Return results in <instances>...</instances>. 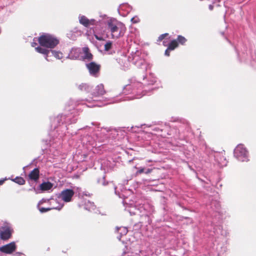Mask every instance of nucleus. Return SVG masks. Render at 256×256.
Returning <instances> with one entry per match:
<instances>
[{
  "label": "nucleus",
  "mask_w": 256,
  "mask_h": 256,
  "mask_svg": "<svg viewBox=\"0 0 256 256\" xmlns=\"http://www.w3.org/2000/svg\"><path fill=\"white\" fill-rule=\"evenodd\" d=\"M209 8L210 10H213V6L212 4H210L209 6Z\"/></svg>",
  "instance_id": "473e14b6"
},
{
  "label": "nucleus",
  "mask_w": 256,
  "mask_h": 256,
  "mask_svg": "<svg viewBox=\"0 0 256 256\" xmlns=\"http://www.w3.org/2000/svg\"><path fill=\"white\" fill-rule=\"evenodd\" d=\"M234 156L235 157H236L237 158H238L240 156V150L238 147V145L236 147V148L234 149Z\"/></svg>",
  "instance_id": "5701e85b"
},
{
  "label": "nucleus",
  "mask_w": 256,
  "mask_h": 256,
  "mask_svg": "<svg viewBox=\"0 0 256 256\" xmlns=\"http://www.w3.org/2000/svg\"><path fill=\"white\" fill-rule=\"evenodd\" d=\"M81 54L80 58L84 60L90 61L92 59V55L87 47L82 48V52H81Z\"/></svg>",
  "instance_id": "423d86ee"
},
{
  "label": "nucleus",
  "mask_w": 256,
  "mask_h": 256,
  "mask_svg": "<svg viewBox=\"0 0 256 256\" xmlns=\"http://www.w3.org/2000/svg\"><path fill=\"white\" fill-rule=\"evenodd\" d=\"M14 182L20 184H24L25 182V180L23 178L21 177H17L14 180Z\"/></svg>",
  "instance_id": "4be33fe9"
},
{
  "label": "nucleus",
  "mask_w": 256,
  "mask_h": 256,
  "mask_svg": "<svg viewBox=\"0 0 256 256\" xmlns=\"http://www.w3.org/2000/svg\"><path fill=\"white\" fill-rule=\"evenodd\" d=\"M178 46V44L176 40H173L170 42L168 48V49L172 50H174L175 48H176Z\"/></svg>",
  "instance_id": "6ab92c4d"
},
{
  "label": "nucleus",
  "mask_w": 256,
  "mask_h": 256,
  "mask_svg": "<svg viewBox=\"0 0 256 256\" xmlns=\"http://www.w3.org/2000/svg\"><path fill=\"white\" fill-rule=\"evenodd\" d=\"M52 55L58 59H61L62 58V54L60 52L52 50Z\"/></svg>",
  "instance_id": "412c9836"
},
{
  "label": "nucleus",
  "mask_w": 256,
  "mask_h": 256,
  "mask_svg": "<svg viewBox=\"0 0 256 256\" xmlns=\"http://www.w3.org/2000/svg\"><path fill=\"white\" fill-rule=\"evenodd\" d=\"M112 44L110 42H106L104 45L105 50H110L112 46Z\"/></svg>",
  "instance_id": "a878e982"
},
{
  "label": "nucleus",
  "mask_w": 256,
  "mask_h": 256,
  "mask_svg": "<svg viewBox=\"0 0 256 256\" xmlns=\"http://www.w3.org/2000/svg\"><path fill=\"white\" fill-rule=\"evenodd\" d=\"M63 206H64V204H60L58 206H52L51 208H39L38 209H39V210L42 213V212H46L49 211L52 209L60 210L62 209V208Z\"/></svg>",
  "instance_id": "ddd939ff"
},
{
  "label": "nucleus",
  "mask_w": 256,
  "mask_h": 256,
  "mask_svg": "<svg viewBox=\"0 0 256 256\" xmlns=\"http://www.w3.org/2000/svg\"><path fill=\"white\" fill-rule=\"evenodd\" d=\"M38 42L41 46L52 48L58 44V40L54 36L46 34L39 37Z\"/></svg>",
  "instance_id": "f03ea898"
},
{
  "label": "nucleus",
  "mask_w": 256,
  "mask_h": 256,
  "mask_svg": "<svg viewBox=\"0 0 256 256\" xmlns=\"http://www.w3.org/2000/svg\"><path fill=\"white\" fill-rule=\"evenodd\" d=\"M144 168H141L139 169V170L136 172L137 174H140L142 172H144Z\"/></svg>",
  "instance_id": "c85d7f7f"
},
{
  "label": "nucleus",
  "mask_w": 256,
  "mask_h": 256,
  "mask_svg": "<svg viewBox=\"0 0 256 256\" xmlns=\"http://www.w3.org/2000/svg\"><path fill=\"white\" fill-rule=\"evenodd\" d=\"M11 236V232L9 228H6L0 232V237L2 240H6L8 239Z\"/></svg>",
  "instance_id": "9b49d317"
},
{
  "label": "nucleus",
  "mask_w": 256,
  "mask_h": 256,
  "mask_svg": "<svg viewBox=\"0 0 256 256\" xmlns=\"http://www.w3.org/2000/svg\"><path fill=\"white\" fill-rule=\"evenodd\" d=\"M114 189H115V193L116 194V187H114Z\"/></svg>",
  "instance_id": "c9c22d12"
},
{
  "label": "nucleus",
  "mask_w": 256,
  "mask_h": 256,
  "mask_svg": "<svg viewBox=\"0 0 256 256\" xmlns=\"http://www.w3.org/2000/svg\"><path fill=\"white\" fill-rule=\"evenodd\" d=\"M104 86L102 84L98 85L95 90V92L92 94L94 96L102 95L105 94Z\"/></svg>",
  "instance_id": "9d476101"
},
{
  "label": "nucleus",
  "mask_w": 256,
  "mask_h": 256,
  "mask_svg": "<svg viewBox=\"0 0 256 256\" xmlns=\"http://www.w3.org/2000/svg\"><path fill=\"white\" fill-rule=\"evenodd\" d=\"M90 74L94 75L98 72L100 69V66L94 62H91L86 64Z\"/></svg>",
  "instance_id": "1a4fd4ad"
},
{
  "label": "nucleus",
  "mask_w": 256,
  "mask_h": 256,
  "mask_svg": "<svg viewBox=\"0 0 256 256\" xmlns=\"http://www.w3.org/2000/svg\"><path fill=\"white\" fill-rule=\"evenodd\" d=\"M36 45V42H32V47L35 46Z\"/></svg>",
  "instance_id": "72a5a7b5"
},
{
  "label": "nucleus",
  "mask_w": 256,
  "mask_h": 256,
  "mask_svg": "<svg viewBox=\"0 0 256 256\" xmlns=\"http://www.w3.org/2000/svg\"><path fill=\"white\" fill-rule=\"evenodd\" d=\"M141 53L137 51L135 53L132 52L131 56L127 59L126 56H124L122 60H128V62H132L134 65L138 68H142L145 66V61L140 56Z\"/></svg>",
  "instance_id": "7ed1b4c3"
},
{
  "label": "nucleus",
  "mask_w": 256,
  "mask_h": 256,
  "mask_svg": "<svg viewBox=\"0 0 256 256\" xmlns=\"http://www.w3.org/2000/svg\"><path fill=\"white\" fill-rule=\"evenodd\" d=\"M178 40L181 44H184L186 42V39L182 36H178Z\"/></svg>",
  "instance_id": "393cba45"
},
{
  "label": "nucleus",
  "mask_w": 256,
  "mask_h": 256,
  "mask_svg": "<svg viewBox=\"0 0 256 256\" xmlns=\"http://www.w3.org/2000/svg\"><path fill=\"white\" fill-rule=\"evenodd\" d=\"M241 160L242 162H247L248 160V150L245 148H244L243 146H242V145L241 144Z\"/></svg>",
  "instance_id": "f8f14e48"
},
{
  "label": "nucleus",
  "mask_w": 256,
  "mask_h": 256,
  "mask_svg": "<svg viewBox=\"0 0 256 256\" xmlns=\"http://www.w3.org/2000/svg\"><path fill=\"white\" fill-rule=\"evenodd\" d=\"M29 178L31 180H36L39 178V170L38 168H34L29 174Z\"/></svg>",
  "instance_id": "4468645a"
},
{
  "label": "nucleus",
  "mask_w": 256,
  "mask_h": 256,
  "mask_svg": "<svg viewBox=\"0 0 256 256\" xmlns=\"http://www.w3.org/2000/svg\"><path fill=\"white\" fill-rule=\"evenodd\" d=\"M95 208V206L93 202H88V203L86 204V209L90 211L92 210H94Z\"/></svg>",
  "instance_id": "aec40b11"
},
{
  "label": "nucleus",
  "mask_w": 256,
  "mask_h": 256,
  "mask_svg": "<svg viewBox=\"0 0 256 256\" xmlns=\"http://www.w3.org/2000/svg\"><path fill=\"white\" fill-rule=\"evenodd\" d=\"M129 66H130V64L128 63L124 64V66L125 68H128Z\"/></svg>",
  "instance_id": "2f4dec72"
},
{
  "label": "nucleus",
  "mask_w": 256,
  "mask_h": 256,
  "mask_svg": "<svg viewBox=\"0 0 256 256\" xmlns=\"http://www.w3.org/2000/svg\"><path fill=\"white\" fill-rule=\"evenodd\" d=\"M108 28L110 32L114 38H118L122 36L126 32L125 26L116 19H110L108 21Z\"/></svg>",
  "instance_id": "f257e3e1"
},
{
  "label": "nucleus",
  "mask_w": 256,
  "mask_h": 256,
  "mask_svg": "<svg viewBox=\"0 0 256 256\" xmlns=\"http://www.w3.org/2000/svg\"><path fill=\"white\" fill-rule=\"evenodd\" d=\"M116 230L120 234V236H118V238L119 240H120V238L122 236L126 235L128 233V229L126 227H120L117 228Z\"/></svg>",
  "instance_id": "f3484780"
},
{
  "label": "nucleus",
  "mask_w": 256,
  "mask_h": 256,
  "mask_svg": "<svg viewBox=\"0 0 256 256\" xmlns=\"http://www.w3.org/2000/svg\"><path fill=\"white\" fill-rule=\"evenodd\" d=\"M79 21L80 24L84 25L86 27H88L90 25H94L96 20L94 19L90 20L87 18L85 16H80L79 17Z\"/></svg>",
  "instance_id": "6e6552de"
},
{
  "label": "nucleus",
  "mask_w": 256,
  "mask_h": 256,
  "mask_svg": "<svg viewBox=\"0 0 256 256\" xmlns=\"http://www.w3.org/2000/svg\"><path fill=\"white\" fill-rule=\"evenodd\" d=\"M35 50L37 52L40 53L42 54H44L46 56V59L47 60H48V54L50 52L49 50H48L45 48H42L40 46L36 47L35 48Z\"/></svg>",
  "instance_id": "dca6fc26"
},
{
  "label": "nucleus",
  "mask_w": 256,
  "mask_h": 256,
  "mask_svg": "<svg viewBox=\"0 0 256 256\" xmlns=\"http://www.w3.org/2000/svg\"><path fill=\"white\" fill-rule=\"evenodd\" d=\"M131 21L134 23H137L139 22V18L136 16L132 18Z\"/></svg>",
  "instance_id": "cd10ccee"
},
{
  "label": "nucleus",
  "mask_w": 256,
  "mask_h": 256,
  "mask_svg": "<svg viewBox=\"0 0 256 256\" xmlns=\"http://www.w3.org/2000/svg\"><path fill=\"white\" fill-rule=\"evenodd\" d=\"M42 204V202H40L38 203V206L40 204Z\"/></svg>",
  "instance_id": "e433bc0d"
},
{
  "label": "nucleus",
  "mask_w": 256,
  "mask_h": 256,
  "mask_svg": "<svg viewBox=\"0 0 256 256\" xmlns=\"http://www.w3.org/2000/svg\"><path fill=\"white\" fill-rule=\"evenodd\" d=\"M168 34L167 33H166L164 34H162V35H160L159 37H158V40L159 41H161L166 36H168Z\"/></svg>",
  "instance_id": "bb28decb"
},
{
  "label": "nucleus",
  "mask_w": 256,
  "mask_h": 256,
  "mask_svg": "<svg viewBox=\"0 0 256 256\" xmlns=\"http://www.w3.org/2000/svg\"><path fill=\"white\" fill-rule=\"evenodd\" d=\"M50 204L52 205V206H58L60 204H62L61 203H59L56 200L54 199L50 200Z\"/></svg>",
  "instance_id": "b1692460"
},
{
  "label": "nucleus",
  "mask_w": 256,
  "mask_h": 256,
  "mask_svg": "<svg viewBox=\"0 0 256 256\" xmlns=\"http://www.w3.org/2000/svg\"><path fill=\"white\" fill-rule=\"evenodd\" d=\"M81 50L80 48H72L70 50L68 57L70 59L80 58Z\"/></svg>",
  "instance_id": "0eeeda50"
},
{
  "label": "nucleus",
  "mask_w": 256,
  "mask_h": 256,
  "mask_svg": "<svg viewBox=\"0 0 256 256\" xmlns=\"http://www.w3.org/2000/svg\"><path fill=\"white\" fill-rule=\"evenodd\" d=\"M16 250V245L14 242H12L0 247V252L7 254H12Z\"/></svg>",
  "instance_id": "39448f33"
},
{
  "label": "nucleus",
  "mask_w": 256,
  "mask_h": 256,
  "mask_svg": "<svg viewBox=\"0 0 256 256\" xmlns=\"http://www.w3.org/2000/svg\"><path fill=\"white\" fill-rule=\"evenodd\" d=\"M74 192L70 189H66L62 191L58 198H60L64 202H68L72 200V197L74 195Z\"/></svg>",
  "instance_id": "20e7f679"
},
{
  "label": "nucleus",
  "mask_w": 256,
  "mask_h": 256,
  "mask_svg": "<svg viewBox=\"0 0 256 256\" xmlns=\"http://www.w3.org/2000/svg\"><path fill=\"white\" fill-rule=\"evenodd\" d=\"M169 50H170V49H168V48L165 51V55H166V56H170Z\"/></svg>",
  "instance_id": "c756f323"
},
{
  "label": "nucleus",
  "mask_w": 256,
  "mask_h": 256,
  "mask_svg": "<svg viewBox=\"0 0 256 256\" xmlns=\"http://www.w3.org/2000/svg\"><path fill=\"white\" fill-rule=\"evenodd\" d=\"M152 170V169H150V168H148V170H146V172H145V173H146V174H149V173L151 172Z\"/></svg>",
  "instance_id": "7c9ffc66"
},
{
  "label": "nucleus",
  "mask_w": 256,
  "mask_h": 256,
  "mask_svg": "<svg viewBox=\"0 0 256 256\" xmlns=\"http://www.w3.org/2000/svg\"><path fill=\"white\" fill-rule=\"evenodd\" d=\"M78 88L82 91L88 92H90V87L86 84H82L78 86Z\"/></svg>",
  "instance_id": "a211bd4d"
},
{
  "label": "nucleus",
  "mask_w": 256,
  "mask_h": 256,
  "mask_svg": "<svg viewBox=\"0 0 256 256\" xmlns=\"http://www.w3.org/2000/svg\"><path fill=\"white\" fill-rule=\"evenodd\" d=\"M53 184L50 182H43L40 185V188L41 190H48L52 188Z\"/></svg>",
  "instance_id": "2eb2a0df"
},
{
  "label": "nucleus",
  "mask_w": 256,
  "mask_h": 256,
  "mask_svg": "<svg viewBox=\"0 0 256 256\" xmlns=\"http://www.w3.org/2000/svg\"><path fill=\"white\" fill-rule=\"evenodd\" d=\"M4 181L3 180H0V184H2Z\"/></svg>",
  "instance_id": "f704fd0d"
}]
</instances>
